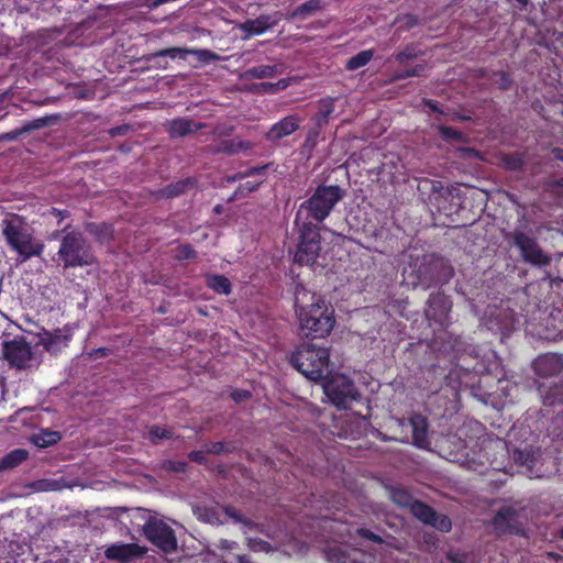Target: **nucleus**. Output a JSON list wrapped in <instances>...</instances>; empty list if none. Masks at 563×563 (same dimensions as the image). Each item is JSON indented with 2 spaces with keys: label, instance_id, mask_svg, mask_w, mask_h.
<instances>
[{
  "label": "nucleus",
  "instance_id": "nucleus-40",
  "mask_svg": "<svg viewBox=\"0 0 563 563\" xmlns=\"http://www.w3.org/2000/svg\"><path fill=\"white\" fill-rule=\"evenodd\" d=\"M234 132V126L231 124L219 123L212 130L213 137H228Z\"/></svg>",
  "mask_w": 563,
  "mask_h": 563
},
{
  "label": "nucleus",
  "instance_id": "nucleus-58",
  "mask_svg": "<svg viewBox=\"0 0 563 563\" xmlns=\"http://www.w3.org/2000/svg\"><path fill=\"white\" fill-rule=\"evenodd\" d=\"M553 154L555 158L563 161V150L562 148H554Z\"/></svg>",
  "mask_w": 563,
  "mask_h": 563
},
{
  "label": "nucleus",
  "instance_id": "nucleus-46",
  "mask_svg": "<svg viewBox=\"0 0 563 563\" xmlns=\"http://www.w3.org/2000/svg\"><path fill=\"white\" fill-rule=\"evenodd\" d=\"M487 449L504 453L506 451V443L500 439H489L485 446V450Z\"/></svg>",
  "mask_w": 563,
  "mask_h": 563
},
{
  "label": "nucleus",
  "instance_id": "nucleus-48",
  "mask_svg": "<svg viewBox=\"0 0 563 563\" xmlns=\"http://www.w3.org/2000/svg\"><path fill=\"white\" fill-rule=\"evenodd\" d=\"M416 57V53L412 48H406L405 51L397 54L396 59L399 63H404L406 60L412 59Z\"/></svg>",
  "mask_w": 563,
  "mask_h": 563
},
{
  "label": "nucleus",
  "instance_id": "nucleus-13",
  "mask_svg": "<svg viewBox=\"0 0 563 563\" xmlns=\"http://www.w3.org/2000/svg\"><path fill=\"white\" fill-rule=\"evenodd\" d=\"M409 509L416 519L440 532H450L452 529V521L446 515L437 512L432 507L420 500H413L409 505Z\"/></svg>",
  "mask_w": 563,
  "mask_h": 563
},
{
  "label": "nucleus",
  "instance_id": "nucleus-16",
  "mask_svg": "<svg viewBox=\"0 0 563 563\" xmlns=\"http://www.w3.org/2000/svg\"><path fill=\"white\" fill-rule=\"evenodd\" d=\"M146 552L147 548L137 543H114L104 550V556L111 561L130 563L135 559L142 558Z\"/></svg>",
  "mask_w": 563,
  "mask_h": 563
},
{
  "label": "nucleus",
  "instance_id": "nucleus-24",
  "mask_svg": "<svg viewBox=\"0 0 563 563\" xmlns=\"http://www.w3.org/2000/svg\"><path fill=\"white\" fill-rule=\"evenodd\" d=\"M280 73L279 65H258L244 70L241 78L244 80L273 78Z\"/></svg>",
  "mask_w": 563,
  "mask_h": 563
},
{
  "label": "nucleus",
  "instance_id": "nucleus-11",
  "mask_svg": "<svg viewBox=\"0 0 563 563\" xmlns=\"http://www.w3.org/2000/svg\"><path fill=\"white\" fill-rule=\"evenodd\" d=\"M511 238L526 263L538 267H544L551 263V256L543 252L533 236L520 230H515Z\"/></svg>",
  "mask_w": 563,
  "mask_h": 563
},
{
  "label": "nucleus",
  "instance_id": "nucleus-9",
  "mask_svg": "<svg viewBox=\"0 0 563 563\" xmlns=\"http://www.w3.org/2000/svg\"><path fill=\"white\" fill-rule=\"evenodd\" d=\"M142 527L144 537L164 553H173L178 547L177 538L173 528L155 516H148Z\"/></svg>",
  "mask_w": 563,
  "mask_h": 563
},
{
  "label": "nucleus",
  "instance_id": "nucleus-36",
  "mask_svg": "<svg viewBox=\"0 0 563 563\" xmlns=\"http://www.w3.org/2000/svg\"><path fill=\"white\" fill-rule=\"evenodd\" d=\"M54 119H55L54 117H43V118L34 119L33 121L27 122L24 125H22V132L29 133L34 130L43 129V128L47 126Z\"/></svg>",
  "mask_w": 563,
  "mask_h": 563
},
{
  "label": "nucleus",
  "instance_id": "nucleus-29",
  "mask_svg": "<svg viewBox=\"0 0 563 563\" xmlns=\"http://www.w3.org/2000/svg\"><path fill=\"white\" fill-rule=\"evenodd\" d=\"M514 460L521 466L527 468L529 476H532V468L538 463V457L536 453L526 450H516L514 452Z\"/></svg>",
  "mask_w": 563,
  "mask_h": 563
},
{
  "label": "nucleus",
  "instance_id": "nucleus-8",
  "mask_svg": "<svg viewBox=\"0 0 563 563\" xmlns=\"http://www.w3.org/2000/svg\"><path fill=\"white\" fill-rule=\"evenodd\" d=\"M322 387L330 402L339 409L350 408L361 396L353 380L343 374L331 375Z\"/></svg>",
  "mask_w": 563,
  "mask_h": 563
},
{
  "label": "nucleus",
  "instance_id": "nucleus-32",
  "mask_svg": "<svg viewBox=\"0 0 563 563\" xmlns=\"http://www.w3.org/2000/svg\"><path fill=\"white\" fill-rule=\"evenodd\" d=\"M559 362L555 357L544 356L536 362V369L540 375H547L555 372L559 368Z\"/></svg>",
  "mask_w": 563,
  "mask_h": 563
},
{
  "label": "nucleus",
  "instance_id": "nucleus-34",
  "mask_svg": "<svg viewBox=\"0 0 563 563\" xmlns=\"http://www.w3.org/2000/svg\"><path fill=\"white\" fill-rule=\"evenodd\" d=\"M189 186H191L189 180H180L166 186L161 192L163 197L172 198L184 194Z\"/></svg>",
  "mask_w": 563,
  "mask_h": 563
},
{
  "label": "nucleus",
  "instance_id": "nucleus-25",
  "mask_svg": "<svg viewBox=\"0 0 563 563\" xmlns=\"http://www.w3.org/2000/svg\"><path fill=\"white\" fill-rule=\"evenodd\" d=\"M62 440L59 431H52L49 429H40L38 432L31 435L30 441L32 444L40 449L57 444Z\"/></svg>",
  "mask_w": 563,
  "mask_h": 563
},
{
  "label": "nucleus",
  "instance_id": "nucleus-4",
  "mask_svg": "<svg viewBox=\"0 0 563 563\" xmlns=\"http://www.w3.org/2000/svg\"><path fill=\"white\" fill-rule=\"evenodd\" d=\"M410 275L415 278L413 286L429 289L434 285L449 283L454 275V269L444 258L424 255L411 266Z\"/></svg>",
  "mask_w": 563,
  "mask_h": 563
},
{
  "label": "nucleus",
  "instance_id": "nucleus-3",
  "mask_svg": "<svg viewBox=\"0 0 563 563\" xmlns=\"http://www.w3.org/2000/svg\"><path fill=\"white\" fill-rule=\"evenodd\" d=\"M329 350L305 342L290 356L291 365L310 380L323 378L329 365Z\"/></svg>",
  "mask_w": 563,
  "mask_h": 563
},
{
  "label": "nucleus",
  "instance_id": "nucleus-42",
  "mask_svg": "<svg viewBox=\"0 0 563 563\" xmlns=\"http://www.w3.org/2000/svg\"><path fill=\"white\" fill-rule=\"evenodd\" d=\"M207 454H209V452H207V446L205 445L202 450H199V451H191L189 454H188V457L190 461L192 462H196L198 464H206L207 463Z\"/></svg>",
  "mask_w": 563,
  "mask_h": 563
},
{
  "label": "nucleus",
  "instance_id": "nucleus-21",
  "mask_svg": "<svg viewBox=\"0 0 563 563\" xmlns=\"http://www.w3.org/2000/svg\"><path fill=\"white\" fill-rule=\"evenodd\" d=\"M180 58H186L187 55H195L200 62L209 63L216 62L220 59L216 53L209 49H188V48H166L155 53V56H170L175 58L176 56Z\"/></svg>",
  "mask_w": 563,
  "mask_h": 563
},
{
  "label": "nucleus",
  "instance_id": "nucleus-31",
  "mask_svg": "<svg viewBox=\"0 0 563 563\" xmlns=\"http://www.w3.org/2000/svg\"><path fill=\"white\" fill-rule=\"evenodd\" d=\"M333 111H334V99L327 98V99L320 100L319 106H318L317 123L319 125L327 123L328 118L333 113Z\"/></svg>",
  "mask_w": 563,
  "mask_h": 563
},
{
  "label": "nucleus",
  "instance_id": "nucleus-30",
  "mask_svg": "<svg viewBox=\"0 0 563 563\" xmlns=\"http://www.w3.org/2000/svg\"><path fill=\"white\" fill-rule=\"evenodd\" d=\"M87 230L100 243H106L112 239V229L106 223H89Z\"/></svg>",
  "mask_w": 563,
  "mask_h": 563
},
{
  "label": "nucleus",
  "instance_id": "nucleus-20",
  "mask_svg": "<svg viewBox=\"0 0 563 563\" xmlns=\"http://www.w3.org/2000/svg\"><path fill=\"white\" fill-rule=\"evenodd\" d=\"M251 148H253V143L235 137L232 140L221 141L216 145H210L207 147V152L210 154L234 155L240 152H246Z\"/></svg>",
  "mask_w": 563,
  "mask_h": 563
},
{
  "label": "nucleus",
  "instance_id": "nucleus-27",
  "mask_svg": "<svg viewBox=\"0 0 563 563\" xmlns=\"http://www.w3.org/2000/svg\"><path fill=\"white\" fill-rule=\"evenodd\" d=\"M539 390L544 405L553 406L563 402V384L549 386L547 388L541 386Z\"/></svg>",
  "mask_w": 563,
  "mask_h": 563
},
{
  "label": "nucleus",
  "instance_id": "nucleus-60",
  "mask_svg": "<svg viewBox=\"0 0 563 563\" xmlns=\"http://www.w3.org/2000/svg\"><path fill=\"white\" fill-rule=\"evenodd\" d=\"M384 488L390 490L389 493H406L401 488H393V487H389L387 485H384Z\"/></svg>",
  "mask_w": 563,
  "mask_h": 563
},
{
  "label": "nucleus",
  "instance_id": "nucleus-28",
  "mask_svg": "<svg viewBox=\"0 0 563 563\" xmlns=\"http://www.w3.org/2000/svg\"><path fill=\"white\" fill-rule=\"evenodd\" d=\"M207 285L220 295H229L231 292V283L223 275H207Z\"/></svg>",
  "mask_w": 563,
  "mask_h": 563
},
{
  "label": "nucleus",
  "instance_id": "nucleus-22",
  "mask_svg": "<svg viewBox=\"0 0 563 563\" xmlns=\"http://www.w3.org/2000/svg\"><path fill=\"white\" fill-rule=\"evenodd\" d=\"M75 486L74 481L68 479L64 476H59L57 478H44L38 479L30 485V488L35 493H49V492H58L63 489H71Z\"/></svg>",
  "mask_w": 563,
  "mask_h": 563
},
{
  "label": "nucleus",
  "instance_id": "nucleus-1",
  "mask_svg": "<svg viewBox=\"0 0 563 563\" xmlns=\"http://www.w3.org/2000/svg\"><path fill=\"white\" fill-rule=\"evenodd\" d=\"M295 306L300 328L306 336L324 338L332 331L335 323L333 310L320 296L298 285L295 291Z\"/></svg>",
  "mask_w": 563,
  "mask_h": 563
},
{
  "label": "nucleus",
  "instance_id": "nucleus-44",
  "mask_svg": "<svg viewBox=\"0 0 563 563\" xmlns=\"http://www.w3.org/2000/svg\"><path fill=\"white\" fill-rule=\"evenodd\" d=\"M287 86H288V82L285 79H282L275 84L263 82L260 85V87H262L265 91H269V92H276V91L283 90V89L287 88Z\"/></svg>",
  "mask_w": 563,
  "mask_h": 563
},
{
  "label": "nucleus",
  "instance_id": "nucleus-15",
  "mask_svg": "<svg viewBox=\"0 0 563 563\" xmlns=\"http://www.w3.org/2000/svg\"><path fill=\"white\" fill-rule=\"evenodd\" d=\"M71 335L73 333L68 328L55 329L54 331L42 329L41 332L36 333L37 344L51 354H57L67 347Z\"/></svg>",
  "mask_w": 563,
  "mask_h": 563
},
{
  "label": "nucleus",
  "instance_id": "nucleus-63",
  "mask_svg": "<svg viewBox=\"0 0 563 563\" xmlns=\"http://www.w3.org/2000/svg\"><path fill=\"white\" fill-rule=\"evenodd\" d=\"M433 537L432 536H424V541L426 543L430 544V543H433Z\"/></svg>",
  "mask_w": 563,
  "mask_h": 563
},
{
  "label": "nucleus",
  "instance_id": "nucleus-14",
  "mask_svg": "<svg viewBox=\"0 0 563 563\" xmlns=\"http://www.w3.org/2000/svg\"><path fill=\"white\" fill-rule=\"evenodd\" d=\"M399 427L406 432V440L409 441L408 433L411 435V442L418 448L426 449L430 442L428 440V422L421 415H413L407 420H399Z\"/></svg>",
  "mask_w": 563,
  "mask_h": 563
},
{
  "label": "nucleus",
  "instance_id": "nucleus-7",
  "mask_svg": "<svg viewBox=\"0 0 563 563\" xmlns=\"http://www.w3.org/2000/svg\"><path fill=\"white\" fill-rule=\"evenodd\" d=\"M295 225L300 233L295 261L300 265H312L321 251L319 229L310 221H300V212L296 214Z\"/></svg>",
  "mask_w": 563,
  "mask_h": 563
},
{
  "label": "nucleus",
  "instance_id": "nucleus-54",
  "mask_svg": "<svg viewBox=\"0 0 563 563\" xmlns=\"http://www.w3.org/2000/svg\"><path fill=\"white\" fill-rule=\"evenodd\" d=\"M21 134H24V132H22V126L13 132H10V133H7L5 135H2L0 139L1 140H7V141H12L14 139H16L19 135Z\"/></svg>",
  "mask_w": 563,
  "mask_h": 563
},
{
  "label": "nucleus",
  "instance_id": "nucleus-64",
  "mask_svg": "<svg viewBox=\"0 0 563 563\" xmlns=\"http://www.w3.org/2000/svg\"><path fill=\"white\" fill-rule=\"evenodd\" d=\"M559 537L563 540V527L561 528V530L559 532Z\"/></svg>",
  "mask_w": 563,
  "mask_h": 563
},
{
  "label": "nucleus",
  "instance_id": "nucleus-45",
  "mask_svg": "<svg viewBox=\"0 0 563 563\" xmlns=\"http://www.w3.org/2000/svg\"><path fill=\"white\" fill-rule=\"evenodd\" d=\"M357 534L360 537H362L366 540L373 541L375 543H380L383 541L378 534H376L375 532H373L372 530L366 529V528L357 529Z\"/></svg>",
  "mask_w": 563,
  "mask_h": 563
},
{
  "label": "nucleus",
  "instance_id": "nucleus-51",
  "mask_svg": "<svg viewBox=\"0 0 563 563\" xmlns=\"http://www.w3.org/2000/svg\"><path fill=\"white\" fill-rule=\"evenodd\" d=\"M250 397V393L245 390H235L232 393V398L236 401H243L244 399Z\"/></svg>",
  "mask_w": 563,
  "mask_h": 563
},
{
  "label": "nucleus",
  "instance_id": "nucleus-19",
  "mask_svg": "<svg viewBox=\"0 0 563 563\" xmlns=\"http://www.w3.org/2000/svg\"><path fill=\"white\" fill-rule=\"evenodd\" d=\"M206 128L205 123L196 122L189 118H178L167 122V131L174 139L185 137Z\"/></svg>",
  "mask_w": 563,
  "mask_h": 563
},
{
  "label": "nucleus",
  "instance_id": "nucleus-12",
  "mask_svg": "<svg viewBox=\"0 0 563 563\" xmlns=\"http://www.w3.org/2000/svg\"><path fill=\"white\" fill-rule=\"evenodd\" d=\"M519 511L512 506L501 507L493 517L492 525L498 536L510 534L526 537L525 522L519 519Z\"/></svg>",
  "mask_w": 563,
  "mask_h": 563
},
{
  "label": "nucleus",
  "instance_id": "nucleus-43",
  "mask_svg": "<svg viewBox=\"0 0 563 563\" xmlns=\"http://www.w3.org/2000/svg\"><path fill=\"white\" fill-rule=\"evenodd\" d=\"M320 7L319 0H309L305 3H302L300 7L297 8L296 13L297 14H306L310 13Z\"/></svg>",
  "mask_w": 563,
  "mask_h": 563
},
{
  "label": "nucleus",
  "instance_id": "nucleus-10",
  "mask_svg": "<svg viewBox=\"0 0 563 563\" xmlns=\"http://www.w3.org/2000/svg\"><path fill=\"white\" fill-rule=\"evenodd\" d=\"M3 356L12 367L29 369L41 364V356L32 351L23 340H12L3 344Z\"/></svg>",
  "mask_w": 563,
  "mask_h": 563
},
{
  "label": "nucleus",
  "instance_id": "nucleus-6",
  "mask_svg": "<svg viewBox=\"0 0 563 563\" xmlns=\"http://www.w3.org/2000/svg\"><path fill=\"white\" fill-rule=\"evenodd\" d=\"M57 254L65 268L89 266L96 262L90 244L79 232L64 235Z\"/></svg>",
  "mask_w": 563,
  "mask_h": 563
},
{
  "label": "nucleus",
  "instance_id": "nucleus-49",
  "mask_svg": "<svg viewBox=\"0 0 563 563\" xmlns=\"http://www.w3.org/2000/svg\"><path fill=\"white\" fill-rule=\"evenodd\" d=\"M257 187H258L257 183L246 181L245 184L240 186L239 192H241L242 195L249 194V192L256 190Z\"/></svg>",
  "mask_w": 563,
  "mask_h": 563
},
{
  "label": "nucleus",
  "instance_id": "nucleus-33",
  "mask_svg": "<svg viewBox=\"0 0 563 563\" xmlns=\"http://www.w3.org/2000/svg\"><path fill=\"white\" fill-rule=\"evenodd\" d=\"M373 57V52L367 49V51H362L360 53H357L356 55L352 56L347 63H346V68L349 70H356L363 66H365Z\"/></svg>",
  "mask_w": 563,
  "mask_h": 563
},
{
  "label": "nucleus",
  "instance_id": "nucleus-57",
  "mask_svg": "<svg viewBox=\"0 0 563 563\" xmlns=\"http://www.w3.org/2000/svg\"><path fill=\"white\" fill-rule=\"evenodd\" d=\"M390 496H391V499H393L394 503H401V499L404 497H411L412 495H396V494H393Z\"/></svg>",
  "mask_w": 563,
  "mask_h": 563
},
{
  "label": "nucleus",
  "instance_id": "nucleus-56",
  "mask_svg": "<svg viewBox=\"0 0 563 563\" xmlns=\"http://www.w3.org/2000/svg\"><path fill=\"white\" fill-rule=\"evenodd\" d=\"M422 71H423V66L418 65V66H416L415 68H412L410 70V75H412V76H420L422 74Z\"/></svg>",
  "mask_w": 563,
  "mask_h": 563
},
{
  "label": "nucleus",
  "instance_id": "nucleus-39",
  "mask_svg": "<svg viewBox=\"0 0 563 563\" xmlns=\"http://www.w3.org/2000/svg\"><path fill=\"white\" fill-rule=\"evenodd\" d=\"M188 464L183 461L166 460L163 462L162 467L168 472L185 473Z\"/></svg>",
  "mask_w": 563,
  "mask_h": 563
},
{
  "label": "nucleus",
  "instance_id": "nucleus-23",
  "mask_svg": "<svg viewBox=\"0 0 563 563\" xmlns=\"http://www.w3.org/2000/svg\"><path fill=\"white\" fill-rule=\"evenodd\" d=\"M275 21L269 15H260L256 19L246 20L239 25V29L245 33L244 40L254 35H261L275 25Z\"/></svg>",
  "mask_w": 563,
  "mask_h": 563
},
{
  "label": "nucleus",
  "instance_id": "nucleus-2",
  "mask_svg": "<svg viewBox=\"0 0 563 563\" xmlns=\"http://www.w3.org/2000/svg\"><path fill=\"white\" fill-rule=\"evenodd\" d=\"M2 234L8 245L19 254L22 262L42 255L44 243L33 235V231L24 218L9 214L2 222Z\"/></svg>",
  "mask_w": 563,
  "mask_h": 563
},
{
  "label": "nucleus",
  "instance_id": "nucleus-17",
  "mask_svg": "<svg viewBox=\"0 0 563 563\" xmlns=\"http://www.w3.org/2000/svg\"><path fill=\"white\" fill-rule=\"evenodd\" d=\"M426 317L429 320H433L434 322L443 325L449 317V313L452 308V302L442 292L431 294L427 301Z\"/></svg>",
  "mask_w": 563,
  "mask_h": 563
},
{
  "label": "nucleus",
  "instance_id": "nucleus-50",
  "mask_svg": "<svg viewBox=\"0 0 563 563\" xmlns=\"http://www.w3.org/2000/svg\"><path fill=\"white\" fill-rule=\"evenodd\" d=\"M261 170H263V167H261V168H251V169H249L247 172H245L243 174H238L236 176H234L232 178H229V181H234L236 179H241V178H244V177H247V176H252L254 174L260 173Z\"/></svg>",
  "mask_w": 563,
  "mask_h": 563
},
{
  "label": "nucleus",
  "instance_id": "nucleus-52",
  "mask_svg": "<svg viewBox=\"0 0 563 563\" xmlns=\"http://www.w3.org/2000/svg\"><path fill=\"white\" fill-rule=\"evenodd\" d=\"M48 214L49 216H54L55 218H57V221L58 223L68 216V212L67 211H60L56 208H51L49 211H48Z\"/></svg>",
  "mask_w": 563,
  "mask_h": 563
},
{
  "label": "nucleus",
  "instance_id": "nucleus-62",
  "mask_svg": "<svg viewBox=\"0 0 563 563\" xmlns=\"http://www.w3.org/2000/svg\"><path fill=\"white\" fill-rule=\"evenodd\" d=\"M407 77H412V75H410V70H406L402 74L398 75V78H407Z\"/></svg>",
  "mask_w": 563,
  "mask_h": 563
},
{
  "label": "nucleus",
  "instance_id": "nucleus-38",
  "mask_svg": "<svg viewBox=\"0 0 563 563\" xmlns=\"http://www.w3.org/2000/svg\"><path fill=\"white\" fill-rule=\"evenodd\" d=\"M172 437L170 431L161 428V427H153L148 432V438L152 443L156 444L162 439H168Z\"/></svg>",
  "mask_w": 563,
  "mask_h": 563
},
{
  "label": "nucleus",
  "instance_id": "nucleus-26",
  "mask_svg": "<svg viewBox=\"0 0 563 563\" xmlns=\"http://www.w3.org/2000/svg\"><path fill=\"white\" fill-rule=\"evenodd\" d=\"M29 452L25 449H14L0 459V473L12 471L26 461Z\"/></svg>",
  "mask_w": 563,
  "mask_h": 563
},
{
  "label": "nucleus",
  "instance_id": "nucleus-37",
  "mask_svg": "<svg viewBox=\"0 0 563 563\" xmlns=\"http://www.w3.org/2000/svg\"><path fill=\"white\" fill-rule=\"evenodd\" d=\"M445 562L440 563H466L468 554L461 550L450 549L444 555Z\"/></svg>",
  "mask_w": 563,
  "mask_h": 563
},
{
  "label": "nucleus",
  "instance_id": "nucleus-5",
  "mask_svg": "<svg viewBox=\"0 0 563 563\" xmlns=\"http://www.w3.org/2000/svg\"><path fill=\"white\" fill-rule=\"evenodd\" d=\"M344 195L345 191L339 186H319L313 195L300 205L298 210L300 221H308L302 219V213L306 211L308 217L322 222Z\"/></svg>",
  "mask_w": 563,
  "mask_h": 563
},
{
  "label": "nucleus",
  "instance_id": "nucleus-47",
  "mask_svg": "<svg viewBox=\"0 0 563 563\" xmlns=\"http://www.w3.org/2000/svg\"><path fill=\"white\" fill-rule=\"evenodd\" d=\"M196 252L190 245H183L178 249V257L188 260L195 257Z\"/></svg>",
  "mask_w": 563,
  "mask_h": 563
},
{
  "label": "nucleus",
  "instance_id": "nucleus-41",
  "mask_svg": "<svg viewBox=\"0 0 563 563\" xmlns=\"http://www.w3.org/2000/svg\"><path fill=\"white\" fill-rule=\"evenodd\" d=\"M439 131L444 140H463V134L451 126H440Z\"/></svg>",
  "mask_w": 563,
  "mask_h": 563
},
{
  "label": "nucleus",
  "instance_id": "nucleus-35",
  "mask_svg": "<svg viewBox=\"0 0 563 563\" xmlns=\"http://www.w3.org/2000/svg\"><path fill=\"white\" fill-rule=\"evenodd\" d=\"M209 454L222 455L234 451L235 446L231 442H211L207 443Z\"/></svg>",
  "mask_w": 563,
  "mask_h": 563
},
{
  "label": "nucleus",
  "instance_id": "nucleus-55",
  "mask_svg": "<svg viewBox=\"0 0 563 563\" xmlns=\"http://www.w3.org/2000/svg\"><path fill=\"white\" fill-rule=\"evenodd\" d=\"M553 189L559 195L563 192V178L553 184Z\"/></svg>",
  "mask_w": 563,
  "mask_h": 563
},
{
  "label": "nucleus",
  "instance_id": "nucleus-61",
  "mask_svg": "<svg viewBox=\"0 0 563 563\" xmlns=\"http://www.w3.org/2000/svg\"><path fill=\"white\" fill-rule=\"evenodd\" d=\"M519 165H520V164H519V161H516V159H514L511 163H509V167H510L511 169H516V168H518V167H519Z\"/></svg>",
  "mask_w": 563,
  "mask_h": 563
},
{
  "label": "nucleus",
  "instance_id": "nucleus-53",
  "mask_svg": "<svg viewBox=\"0 0 563 563\" xmlns=\"http://www.w3.org/2000/svg\"><path fill=\"white\" fill-rule=\"evenodd\" d=\"M129 130H130L129 125H120V126L112 128L109 132L112 136H117V135L125 134Z\"/></svg>",
  "mask_w": 563,
  "mask_h": 563
},
{
  "label": "nucleus",
  "instance_id": "nucleus-59",
  "mask_svg": "<svg viewBox=\"0 0 563 563\" xmlns=\"http://www.w3.org/2000/svg\"><path fill=\"white\" fill-rule=\"evenodd\" d=\"M95 353H96V355H99V356H106V355H108V350L104 347H101V349H98Z\"/></svg>",
  "mask_w": 563,
  "mask_h": 563
},
{
  "label": "nucleus",
  "instance_id": "nucleus-18",
  "mask_svg": "<svg viewBox=\"0 0 563 563\" xmlns=\"http://www.w3.org/2000/svg\"><path fill=\"white\" fill-rule=\"evenodd\" d=\"M301 119L297 115H288L276 122L266 133L268 141H278L285 136L292 134L298 130Z\"/></svg>",
  "mask_w": 563,
  "mask_h": 563
}]
</instances>
